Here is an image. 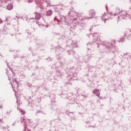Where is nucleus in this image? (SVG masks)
Masks as SVG:
<instances>
[{
	"label": "nucleus",
	"instance_id": "9d476101",
	"mask_svg": "<svg viewBox=\"0 0 131 131\" xmlns=\"http://www.w3.org/2000/svg\"><path fill=\"white\" fill-rule=\"evenodd\" d=\"M3 108V106H2V105H1V106H0V108Z\"/></svg>",
	"mask_w": 131,
	"mask_h": 131
},
{
	"label": "nucleus",
	"instance_id": "20e7f679",
	"mask_svg": "<svg viewBox=\"0 0 131 131\" xmlns=\"http://www.w3.org/2000/svg\"><path fill=\"white\" fill-rule=\"evenodd\" d=\"M53 14V11L51 10H49L47 11L46 16H51Z\"/></svg>",
	"mask_w": 131,
	"mask_h": 131
},
{
	"label": "nucleus",
	"instance_id": "423d86ee",
	"mask_svg": "<svg viewBox=\"0 0 131 131\" xmlns=\"http://www.w3.org/2000/svg\"><path fill=\"white\" fill-rule=\"evenodd\" d=\"M91 14H92V17H90V18H93V17H94L95 16V11H92L91 12Z\"/></svg>",
	"mask_w": 131,
	"mask_h": 131
},
{
	"label": "nucleus",
	"instance_id": "0eeeda50",
	"mask_svg": "<svg viewBox=\"0 0 131 131\" xmlns=\"http://www.w3.org/2000/svg\"><path fill=\"white\" fill-rule=\"evenodd\" d=\"M19 111H20V112H21L22 114H25V113L23 112L21 109L19 108Z\"/></svg>",
	"mask_w": 131,
	"mask_h": 131
},
{
	"label": "nucleus",
	"instance_id": "9b49d317",
	"mask_svg": "<svg viewBox=\"0 0 131 131\" xmlns=\"http://www.w3.org/2000/svg\"><path fill=\"white\" fill-rule=\"evenodd\" d=\"M47 27H48V26H47Z\"/></svg>",
	"mask_w": 131,
	"mask_h": 131
},
{
	"label": "nucleus",
	"instance_id": "f257e3e1",
	"mask_svg": "<svg viewBox=\"0 0 131 131\" xmlns=\"http://www.w3.org/2000/svg\"><path fill=\"white\" fill-rule=\"evenodd\" d=\"M93 94H95L97 97H100V91L98 89H95L93 91Z\"/></svg>",
	"mask_w": 131,
	"mask_h": 131
},
{
	"label": "nucleus",
	"instance_id": "39448f33",
	"mask_svg": "<svg viewBox=\"0 0 131 131\" xmlns=\"http://www.w3.org/2000/svg\"><path fill=\"white\" fill-rule=\"evenodd\" d=\"M121 13V11H120V9L117 8L116 9V12L115 13V15H118V14H120Z\"/></svg>",
	"mask_w": 131,
	"mask_h": 131
},
{
	"label": "nucleus",
	"instance_id": "f03ea898",
	"mask_svg": "<svg viewBox=\"0 0 131 131\" xmlns=\"http://www.w3.org/2000/svg\"><path fill=\"white\" fill-rule=\"evenodd\" d=\"M7 9L9 10V11H11V10L13 9V4H9L7 6Z\"/></svg>",
	"mask_w": 131,
	"mask_h": 131
},
{
	"label": "nucleus",
	"instance_id": "7ed1b4c3",
	"mask_svg": "<svg viewBox=\"0 0 131 131\" xmlns=\"http://www.w3.org/2000/svg\"><path fill=\"white\" fill-rule=\"evenodd\" d=\"M35 15L36 19H37V20H39V19H40L41 16L40 13L36 12L35 13Z\"/></svg>",
	"mask_w": 131,
	"mask_h": 131
},
{
	"label": "nucleus",
	"instance_id": "6e6552de",
	"mask_svg": "<svg viewBox=\"0 0 131 131\" xmlns=\"http://www.w3.org/2000/svg\"><path fill=\"white\" fill-rule=\"evenodd\" d=\"M3 23V20L0 18V24H2Z\"/></svg>",
	"mask_w": 131,
	"mask_h": 131
},
{
	"label": "nucleus",
	"instance_id": "1a4fd4ad",
	"mask_svg": "<svg viewBox=\"0 0 131 131\" xmlns=\"http://www.w3.org/2000/svg\"><path fill=\"white\" fill-rule=\"evenodd\" d=\"M14 81L16 83H18V82L17 81V80H16V79H14Z\"/></svg>",
	"mask_w": 131,
	"mask_h": 131
}]
</instances>
